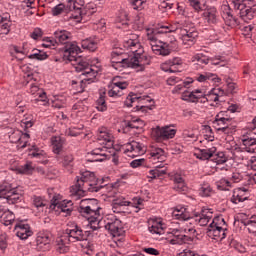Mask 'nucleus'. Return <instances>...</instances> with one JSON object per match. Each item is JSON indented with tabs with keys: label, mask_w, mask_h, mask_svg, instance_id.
<instances>
[{
	"label": "nucleus",
	"mask_w": 256,
	"mask_h": 256,
	"mask_svg": "<svg viewBox=\"0 0 256 256\" xmlns=\"http://www.w3.org/2000/svg\"><path fill=\"white\" fill-rule=\"evenodd\" d=\"M244 225L247 227L249 233H252L256 237V216H251L244 222Z\"/></svg>",
	"instance_id": "50"
},
{
	"label": "nucleus",
	"mask_w": 256,
	"mask_h": 256,
	"mask_svg": "<svg viewBox=\"0 0 256 256\" xmlns=\"http://www.w3.org/2000/svg\"><path fill=\"white\" fill-rule=\"evenodd\" d=\"M225 91L221 88H214L208 94H205L203 90L196 89L193 91L185 90L182 93L181 99L188 101V103H210L213 107L222 103ZM215 103V104H213Z\"/></svg>",
	"instance_id": "6"
},
{
	"label": "nucleus",
	"mask_w": 256,
	"mask_h": 256,
	"mask_svg": "<svg viewBox=\"0 0 256 256\" xmlns=\"http://www.w3.org/2000/svg\"><path fill=\"white\" fill-rule=\"evenodd\" d=\"M170 236L169 238V244L170 245H183L185 243H189L193 241V237L189 236L187 234H184L183 231L180 229H172L170 232H168Z\"/></svg>",
	"instance_id": "16"
},
{
	"label": "nucleus",
	"mask_w": 256,
	"mask_h": 256,
	"mask_svg": "<svg viewBox=\"0 0 256 256\" xmlns=\"http://www.w3.org/2000/svg\"><path fill=\"white\" fill-rule=\"evenodd\" d=\"M81 53V47L77 45V42H70L66 45V49L63 54V61L71 63L74 66L77 73H81L82 79L80 80L81 89H85L87 85H91L101 73V67L89 65V62L85 58L77 57Z\"/></svg>",
	"instance_id": "4"
},
{
	"label": "nucleus",
	"mask_w": 256,
	"mask_h": 256,
	"mask_svg": "<svg viewBox=\"0 0 256 256\" xmlns=\"http://www.w3.org/2000/svg\"><path fill=\"white\" fill-rule=\"evenodd\" d=\"M204 18L209 23V25H217L219 23V12L217 8L210 7L205 10Z\"/></svg>",
	"instance_id": "34"
},
{
	"label": "nucleus",
	"mask_w": 256,
	"mask_h": 256,
	"mask_svg": "<svg viewBox=\"0 0 256 256\" xmlns=\"http://www.w3.org/2000/svg\"><path fill=\"white\" fill-rule=\"evenodd\" d=\"M13 51L15 53L16 59H19V61H23L26 55H29V44L24 43L22 47L14 46Z\"/></svg>",
	"instance_id": "41"
},
{
	"label": "nucleus",
	"mask_w": 256,
	"mask_h": 256,
	"mask_svg": "<svg viewBox=\"0 0 256 256\" xmlns=\"http://www.w3.org/2000/svg\"><path fill=\"white\" fill-rule=\"evenodd\" d=\"M64 237L70 243H77L79 241H87L88 234L83 232V229L79 226H73L65 230Z\"/></svg>",
	"instance_id": "14"
},
{
	"label": "nucleus",
	"mask_w": 256,
	"mask_h": 256,
	"mask_svg": "<svg viewBox=\"0 0 256 256\" xmlns=\"http://www.w3.org/2000/svg\"><path fill=\"white\" fill-rule=\"evenodd\" d=\"M223 19L228 27H237L239 25L237 18L233 17L229 12L224 14Z\"/></svg>",
	"instance_id": "52"
},
{
	"label": "nucleus",
	"mask_w": 256,
	"mask_h": 256,
	"mask_svg": "<svg viewBox=\"0 0 256 256\" xmlns=\"http://www.w3.org/2000/svg\"><path fill=\"white\" fill-rule=\"evenodd\" d=\"M20 200L21 195L17 192L16 188H13L10 194L6 197V201L7 203H9V205H15V203H17Z\"/></svg>",
	"instance_id": "49"
},
{
	"label": "nucleus",
	"mask_w": 256,
	"mask_h": 256,
	"mask_svg": "<svg viewBox=\"0 0 256 256\" xmlns=\"http://www.w3.org/2000/svg\"><path fill=\"white\" fill-rule=\"evenodd\" d=\"M145 5H147V0H132V7L137 11H141V9H145Z\"/></svg>",
	"instance_id": "58"
},
{
	"label": "nucleus",
	"mask_w": 256,
	"mask_h": 256,
	"mask_svg": "<svg viewBox=\"0 0 256 256\" xmlns=\"http://www.w3.org/2000/svg\"><path fill=\"white\" fill-rule=\"evenodd\" d=\"M11 25L12 23L9 15H0V32L2 35H9Z\"/></svg>",
	"instance_id": "40"
},
{
	"label": "nucleus",
	"mask_w": 256,
	"mask_h": 256,
	"mask_svg": "<svg viewBox=\"0 0 256 256\" xmlns=\"http://www.w3.org/2000/svg\"><path fill=\"white\" fill-rule=\"evenodd\" d=\"M212 193L213 188H211V185H209L208 183L202 184L199 188V195L201 197H210Z\"/></svg>",
	"instance_id": "53"
},
{
	"label": "nucleus",
	"mask_w": 256,
	"mask_h": 256,
	"mask_svg": "<svg viewBox=\"0 0 256 256\" xmlns=\"http://www.w3.org/2000/svg\"><path fill=\"white\" fill-rule=\"evenodd\" d=\"M155 133L157 139L166 141L167 139H173L177 135V130L173 126H163L157 127Z\"/></svg>",
	"instance_id": "21"
},
{
	"label": "nucleus",
	"mask_w": 256,
	"mask_h": 256,
	"mask_svg": "<svg viewBox=\"0 0 256 256\" xmlns=\"http://www.w3.org/2000/svg\"><path fill=\"white\" fill-rule=\"evenodd\" d=\"M28 93H30V95H35V97H38L35 99V101H41L43 105H47V103H49L47 93H45L43 89L39 88L37 84H30Z\"/></svg>",
	"instance_id": "25"
},
{
	"label": "nucleus",
	"mask_w": 256,
	"mask_h": 256,
	"mask_svg": "<svg viewBox=\"0 0 256 256\" xmlns=\"http://www.w3.org/2000/svg\"><path fill=\"white\" fill-rule=\"evenodd\" d=\"M126 107H134L136 111H141V113H147L153 109L155 101L149 96H139L137 94H130L124 101Z\"/></svg>",
	"instance_id": "10"
},
{
	"label": "nucleus",
	"mask_w": 256,
	"mask_h": 256,
	"mask_svg": "<svg viewBox=\"0 0 256 256\" xmlns=\"http://www.w3.org/2000/svg\"><path fill=\"white\" fill-rule=\"evenodd\" d=\"M196 80H198L199 83H207V81H214V83H219L221 81V79H219L216 74L212 73L199 74L196 76Z\"/></svg>",
	"instance_id": "44"
},
{
	"label": "nucleus",
	"mask_w": 256,
	"mask_h": 256,
	"mask_svg": "<svg viewBox=\"0 0 256 256\" xmlns=\"http://www.w3.org/2000/svg\"><path fill=\"white\" fill-rule=\"evenodd\" d=\"M217 187L221 189V191H229V189L233 188V185L230 179L222 178L217 182Z\"/></svg>",
	"instance_id": "54"
},
{
	"label": "nucleus",
	"mask_w": 256,
	"mask_h": 256,
	"mask_svg": "<svg viewBox=\"0 0 256 256\" xmlns=\"http://www.w3.org/2000/svg\"><path fill=\"white\" fill-rule=\"evenodd\" d=\"M70 243L71 242L63 234L60 238L56 239V251L58 253H68Z\"/></svg>",
	"instance_id": "38"
},
{
	"label": "nucleus",
	"mask_w": 256,
	"mask_h": 256,
	"mask_svg": "<svg viewBox=\"0 0 256 256\" xmlns=\"http://www.w3.org/2000/svg\"><path fill=\"white\" fill-rule=\"evenodd\" d=\"M13 189L15 188L9 182H2L0 184V199H6Z\"/></svg>",
	"instance_id": "46"
},
{
	"label": "nucleus",
	"mask_w": 256,
	"mask_h": 256,
	"mask_svg": "<svg viewBox=\"0 0 256 256\" xmlns=\"http://www.w3.org/2000/svg\"><path fill=\"white\" fill-rule=\"evenodd\" d=\"M78 212L87 220V227H90L92 231H98V229L104 227L112 235H119V230L123 227L121 220L117 218L103 219V208L99 206L95 199L81 200Z\"/></svg>",
	"instance_id": "3"
},
{
	"label": "nucleus",
	"mask_w": 256,
	"mask_h": 256,
	"mask_svg": "<svg viewBox=\"0 0 256 256\" xmlns=\"http://www.w3.org/2000/svg\"><path fill=\"white\" fill-rule=\"evenodd\" d=\"M143 253H146V255H151V256H159L161 255V251L153 248V247H144L142 248Z\"/></svg>",
	"instance_id": "60"
},
{
	"label": "nucleus",
	"mask_w": 256,
	"mask_h": 256,
	"mask_svg": "<svg viewBox=\"0 0 256 256\" xmlns=\"http://www.w3.org/2000/svg\"><path fill=\"white\" fill-rule=\"evenodd\" d=\"M212 65H221V67L225 66V58L221 56H216L215 58H210Z\"/></svg>",
	"instance_id": "62"
},
{
	"label": "nucleus",
	"mask_w": 256,
	"mask_h": 256,
	"mask_svg": "<svg viewBox=\"0 0 256 256\" xmlns=\"http://www.w3.org/2000/svg\"><path fill=\"white\" fill-rule=\"evenodd\" d=\"M127 21H129L127 12H121L120 16L117 17V23H121L122 25H127Z\"/></svg>",
	"instance_id": "63"
},
{
	"label": "nucleus",
	"mask_w": 256,
	"mask_h": 256,
	"mask_svg": "<svg viewBox=\"0 0 256 256\" xmlns=\"http://www.w3.org/2000/svg\"><path fill=\"white\" fill-rule=\"evenodd\" d=\"M97 111H100L101 113L107 111V104L105 103V98L100 97L96 104Z\"/></svg>",
	"instance_id": "59"
},
{
	"label": "nucleus",
	"mask_w": 256,
	"mask_h": 256,
	"mask_svg": "<svg viewBox=\"0 0 256 256\" xmlns=\"http://www.w3.org/2000/svg\"><path fill=\"white\" fill-rule=\"evenodd\" d=\"M242 149L246 153H256V137L249 132L242 139Z\"/></svg>",
	"instance_id": "26"
},
{
	"label": "nucleus",
	"mask_w": 256,
	"mask_h": 256,
	"mask_svg": "<svg viewBox=\"0 0 256 256\" xmlns=\"http://www.w3.org/2000/svg\"><path fill=\"white\" fill-rule=\"evenodd\" d=\"M15 233L19 237V239H29L31 235H33V231H31V226L26 222H18L15 224Z\"/></svg>",
	"instance_id": "22"
},
{
	"label": "nucleus",
	"mask_w": 256,
	"mask_h": 256,
	"mask_svg": "<svg viewBox=\"0 0 256 256\" xmlns=\"http://www.w3.org/2000/svg\"><path fill=\"white\" fill-rule=\"evenodd\" d=\"M17 171L21 175H33L35 172V164L31 161H28L24 165L19 166Z\"/></svg>",
	"instance_id": "43"
},
{
	"label": "nucleus",
	"mask_w": 256,
	"mask_h": 256,
	"mask_svg": "<svg viewBox=\"0 0 256 256\" xmlns=\"http://www.w3.org/2000/svg\"><path fill=\"white\" fill-rule=\"evenodd\" d=\"M99 45V38H86L81 41L82 49L86 51H97V47Z\"/></svg>",
	"instance_id": "39"
},
{
	"label": "nucleus",
	"mask_w": 256,
	"mask_h": 256,
	"mask_svg": "<svg viewBox=\"0 0 256 256\" xmlns=\"http://www.w3.org/2000/svg\"><path fill=\"white\" fill-rule=\"evenodd\" d=\"M129 207L134 209V213H139L145 207V200L136 197L129 201L127 198L120 196L112 202L113 213H129Z\"/></svg>",
	"instance_id": "9"
},
{
	"label": "nucleus",
	"mask_w": 256,
	"mask_h": 256,
	"mask_svg": "<svg viewBox=\"0 0 256 256\" xmlns=\"http://www.w3.org/2000/svg\"><path fill=\"white\" fill-rule=\"evenodd\" d=\"M167 175V166L160 164L155 168L148 171V177L150 179H161V177H165Z\"/></svg>",
	"instance_id": "35"
},
{
	"label": "nucleus",
	"mask_w": 256,
	"mask_h": 256,
	"mask_svg": "<svg viewBox=\"0 0 256 256\" xmlns=\"http://www.w3.org/2000/svg\"><path fill=\"white\" fill-rule=\"evenodd\" d=\"M48 57L49 55L46 52L37 49H33L32 53L28 55L29 59H37L38 61H45Z\"/></svg>",
	"instance_id": "48"
},
{
	"label": "nucleus",
	"mask_w": 256,
	"mask_h": 256,
	"mask_svg": "<svg viewBox=\"0 0 256 256\" xmlns=\"http://www.w3.org/2000/svg\"><path fill=\"white\" fill-rule=\"evenodd\" d=\"M195 223L199 224L201 227L209 224V221L213 219V210L209 208H203L199 215L193 217Z\"/></svg>",
	"instance_id": "23"
},
{
	"label": "nucleus",
	"mask_w": 256,
	"mask_h": 256,
	"mask_svg": "<svg viewBox=\"0 0 256 256\" xmlns=\"http://www.w3.org/2000/svg\"><path fill=\"white\" fill-rule=\"evenodd\" d=\"M71 39V32L67 30H58L54 32V38L46 37L42 40L41 46L45 49H57L59 43L65 45L64 50L67 45H70L69 40Z\"/></svg>",
	"instance_id": "11"
},
{
	"label": "nucleus",
	"mask_w": 256,
	"mask_h": 256,
	"mask_svg": "<svg viewBox=\"0 0 256 256\" xmlns=\"http://www.w3.org/2000/svg\"><path fill=\"white\" fill-rule=\"evenodd\" d=\"M161 70L164 71L165 73H174L173 68L171 66V61L168 60L164 63L161 64L160 66Z\"/></svg>",
	"instance_id": "61"
},
{
	"label": "nucleus",
	"mask_w": 256,
	"mask_h": 256,
	"mask_svg": "<svg viewBox=\"0 0 256 256\" xmlns=\"http://www.w3.org/2000/svg\"><path fill=\"white\" fill-rule=\"evenodd\" d=\"M235 9H238L240 11V17L244 21H251L256 15L255 8L247 6L245 4V0H234Z\"/></svg>",
	"instance_id": "17"
},
{
	"label": "nucleus",
	"mask_w": 256,
	"mask_h": 256,
	"mask_svg": "<svg viewBox=\"0 0 256 256\" xmlns=\"http://www.w3.org/2000/svg\"><path fill=\"white\" fill-rule=\"evenodd\" d=\"M51 143H52V151L56 155H59L63 151V144L65 141L61 136H54L51 138Z\"/></svg>",
	"instance_id": "42"
},
{
	"label": "nucleus",
	"mask_w": 256,
	"mask_h": 256,
	"mask_svg": "<svg viewBox=\"0 0 256 256\" xmlns=\"http://www.w3.org/2000/svg\"><path fill=\"white\" fill-rule=\"evenodd\" d=\"M73 159V155L71 154L64 155L63 157H57V161L61 163V165L65 167V169L68 170L71 169V167H73Z\"/></svg>",
	"instance_id": "45"
},
{
	"label": "nucleus",
	"mask_w": 256,
	"mask_h": 256,
	"mask_svg": "<svg viewBox=\"0 0 256 256\" xmlns=\"http://www.w3.org/2000/svg\"><path fill=\"white\" fill-rule=\"evenodd\" d=\"M148 229L153 235H163L165 229H167V225L163 223V219L161 218H151L148 221Z\"/></svg>",
	"instance_id": "20"
},
{
	"label": "nucleus",
	"mask_w": 256,
	"mask_h": 256,
	"mask_svg": "<svg viewBox=\"0 0 256 256\" xmlns=\"http://www.w3.org/2000/svg\"><path fill=\"white\" fill-rule=\"evenodd\" d=\"M247 199H249V190L246 188H236L233 191L231 201L235 203V205L243 203V201H247Z\"/></svg>",
	"instance_id": "30"
},
{
	"label": "nucleus",
	"mask_w": 256,
	"mask_h": 256,
	"mask_svg": "<svg viewBox=\"0 0 256 256\" xmlns=\"http://www.w3.org/2000/svg\"><path fill=\"white\" fill-rule=\"evenodd\" d=\"M188 5L190 7H193L194 10L196 11H201V2L199 0H188Z\"/></svg>",
	"instance_id": "64"
},
{
	"label": "nucleus",
	"mask_w": 256,
	"mask_h": 256,
	"mask_svg": "<svg viewBox=\"0 0 256 256\" xmlns=\"http://www.w3.org/2000/svg\"><path fill=\"white\" fill-rule=\"evenodd\" d=\"M28 155L32 159H37L38 163H45L47 161V153H45L43 150H41L36 145H32L29 148Z\"/></svg>",
	"instance_id": "32"
},
{
	"label": "nucleus",
	"mask_w": 256,
	"mask_h": 256,
	"mask_svg": "<svg viewBox=\"0 0 256 256\" xmlns=\"http://www.w3.org/2000/svg\"><path fill=\"white\" fill-rule=\"evenodd\" d=\"M173 217L175 219H179L180 221H187V219H191L193 215L187 206H177L172 212Z\"/></svg>",
	"instance_id": "29"
},
{
	"label": "nucleus",
	"mask_w": 256,
	"mask_h": 256,
	"mask_svg": "<svg viewBox=\"0 0 256 256\" xmlns=\"http://www.w3.org/2000/svg\"><path fill=\"white\" fill-rule=\"evenodd\" d=\"M10 141L11 143H18L20 149H25L29 143V134L15 131L10 135Z\"/></svg>",
	"instance_id": "24"
},
{
	"label": "nucleus",
	"mask_w": 256,
	"mask_h": 256,
	"mask_svg": "<svg viewBox=\"0 0 256 256\" xmlns=\"http://www.w3.org/2000/svg\"><path fill=\"white\" fill-rule=\"evenodd\" d=\"M183 224L180 227V230L183 231L184 234L188 235V237H195V233H197V230H195V218L190 217L189 219L183 220Z\"/></svg>",
	"instance_id": "28"
},
{
	"label": "nucleus",
	"mask_w": 256,
	"mask_h": 256,
	"mask_svg": "<svg viewBox=\"0 0 256 256\" xmlns=\"http://www.w3.org/2000/svg\"><path fill=\"white\" fill-rule=\"evenodd\" d=\"M124 49H130L133 53V57L123 58V49L116 48L112 51V67L117 71L122 69H135L137 71H145V66L149 65V57L145 55L141 43H139V35L137 34H127L123 39Z\"/></svg>",
	"instance_id": "2"
},
{
	"label": "nucleus",
	"mask_w": 256,
	"mask_h": 256,
	"mask_svg": "<svg viewBox=\"0 0 256 256\" xmlns=\"http://www.w3.org/2000/svg\"><path fill=\"white\" fill-rule=\"evenodd\" d=\"M215 153H217L216 147L200 149V151L195 153L197 159H201V161H207V159H213L215 157Z\"/></svg>",
	"instance_id": "36"
},
{
	"label": "nucleus",
	"mask_w": 256,
	"mask_h": 256,
	"mask_svg": "<svg viewBox=\"0 0 256 256\" xmlns=\"http://www.w3.org/2000/svg\"><path fill=\"white\" fill-rule=\"evenodd\" d=\"M129 87V82L124 80H119V77H116L112 81V85L108 90V96L117 99V97H122L123 91Z\"/></svg>",
	"instance_id": "15"
},
{
	"label": "nucleus",
	"mask_w": 256,
	"mask_h": 256,
	"mask_svg": "<svg viewBox=\"0 0 256 256\" xmlns=\"http://www.w3.org/2000/svg\"><path fill=\"white\" fill-rule=\"evenodd\" d=\"M192 61H197L200 65H208L210 58L205 56V54H196L192 57Z\"/></svg>",
	"instance_id": "57"
},
{
	"label": "nucleus",
	"mask_w": 256,
	"mask_h": 256,
	"mask_svg": "<svg viewBox=\"0 0 256 256\" xmlns=\"http://www.w3.org/2000/svg\"><path fill=\"white\" fill-rule=\"evenodd\" d=\"M32 203L33 206L37 208V211H43V209L47 205V201H45L41 196H34L32 198Z\"/></svg>",
	"instance_id": "51"
},
{
	"label": "nucleus",
	"mask_w": 256,
	"mask_h": 256,
	"mask_svg": "<svg viewBox=\"0 0 256 256\" xmlns=\"http://www.w3.org/2000/svg\"><path fill=\"white\" fill-rule=\"evenodd\" d=\"M212 161H214L216 165H225V163H227V157H225L224 152H215L214 157H212Z\"/></svg>",
	"instance_id": "55"
},
{
	"label": "nucleus",
	"mask_w": 256,
	"mask_h": 256,
	"mask_svg": "<svg viewBox=\"0 0 256 256\" xmlns=\"http://www.w3.org/2000/svg\"><path fill=\"white\" fill-rule=\"evenodd\" d=\"M232 121L233 119L227 116V112H220L215 116L213 125L216 129H219V127H228L231 125Z\"/></svg>",
	"instance_id": "31"
},
{
	"label": "nucleus",
	"mask_w": 256,
	"mask_h": 256,
	"mask_svg": "<svg viewBox=\"0 0 256 256\" xmlns=\"http://www.w3.org/2000/svg\"><path fill=\"white\" fill-rule=\"evenodd\" d=\"M97 141L99 145H104L106 152L96 156L92 161H105V159H111V155H115V149H117V146L114 145L115 141L113 140L111 131L105 127L100 128L97 134Z\"/></svg>",
	"instance_id": "8"
},
{
	"label": "nucleus",
	"mask_w": 256,
	"mask_h": 256,
	"mask_svg": "<svg viewBox=\"0 0 256 256\" xmlns=\"http://www.w3.org/2000/svg\"><path fill=\"white\" fill-rule=\"evenodd\" d=\"M147 159L150 163H163L165 161V151L161 148H152L147 154Z\"/></svg>",
	"instance_id": "27"
},
{
	"label": "nucleus",
	"mask_w": 256,
	"mask_h": 256,
	"mask_svg": "<svg viewBox=\"0 0 256 256\" xmlns=\"http://www.w3.org/2000/svg\"><path fill=\"white\" fill-rule=\"evenodd\" d=\"M54 209H57V211H59L63 215V217H68V215H71V213H73V202L68 201L67 203H56Z\"/></svg>",
	"instance_id": "37"
},
{
	"label": "nucleus",
	"mask_w": 256,
	"mask_h": 256,
	"mask_svg": "<svg viewBox=\"0 0 256 256\" xmlns=\"http://www.w3.org/2000/svg\"><path fill=\"white\" fill-rule=\"evenodd\" d=\"M144 126L145 121L141 119H135L126 123V127H129V129H143Z\"/></svg>",
	"instance_id": "56"
},
{
	"label": "nucleus",
	"mask_w": 256,
	"mask_h": 256,
	"mask_svg": "<svg viewBox=\"0 0 256 256\" xmlns=\"http://www.w3.org/2000/svg\"><path fill=\"white\" fill-rule=\"evenodd\" d=\"M171 33H179L180 39L186 47L195 45L199 35L195 29H189L183 22H174L157 29H148L146 30V35L154 55L167 57L177 49V39Z\"/></svg>",
	"instance_id": "1"
},
{
	"label": "nucleus",
	"mask_w": 256,
	"mask_h": 256,
	"mask_svg": "<svg viewBox=\"0 0 256 256\" xmlns=\"http://www.w3.org/2000/svg\"><path fill=\"white\" fill-rule=\"evenodd\" d=\"M207 235L216 241H223L227 237V228L221 227L219 218H215L208 227Z\"/></svg>",
	"instance_id": "13"
},
{
	"label": "nucleus",
	"mask_w": 256,
	"mask_h": 256,
	"mask_svg": "<svg viewBox=\"0 0 256 256\" xmlns=\"http://www.w3.org/2000/svg\"><path fill=\"white\" fill-rule=\"evenodd\" d=\"M60 4L52 8V15L54 17H59L63 13H67V9L72 11L71 16L75 21H81L83 17V7L85 5V0H58ZM65 3H68L67 7Z\"/></svg>",
	"instance_id": "7"
},
{
	"label": "nucleus",
	"mask_w": 256,
	"mask_h": 256,
	"mask_svg": "<svg viewBox=\"0 0 256 256\" xmlns=\"http://www.w3.org/2000/svg\"><path fill=\"white\" fill-rule=\"evenodd\" d=\"M171 179L174 183V189L175 191H178V193H187L189 191V187L187 186V176L185 175L184 171H179L174 173L171 176Z\"/></svg>",
	"instance_id": "18"
},
{
	"label": "nucleus",
	"mask_w": 256,
	"mask_h": 256,
	"mask_svg": "<svg viewBox=\"0 0 256 256\" xmlns=\"http://www.w3.org/2000/svg\"><path fill=\"white\" fill-rule=\"evenodd\" d=\"M116 149L122 150L128 157H139L147 153V146L137 141H132L124 145H116Z\"/></svg>",
	"instance_id": "12"
},
{
	"label": "nucleus",
	"mask_w": 256,
	"mask_h": 256,
	"mask_svg": "<svg viewBox=\"0 0 256 256\" xmlns=\"http://www.w3.org/2000/svg\"><path fill=\"white\" fill-rule=\"evenodd\" d=\"M53 235L49 231H41L36 238L38 251H49L51 249V239Z\"/></svg>",
	"instance_id": "19"
},
{
	"label": "nucleus",
	"mask_w": 256,
	"mask_h": 256,
	"mask_svg": "<svg viewBox=\"0 0 256 256\" xmlns=\"http://www.w3.org/2000/svg\"><path fill=\"white\" fill-rule=\"evenodd\" d=\"M170 65L172 66V71H174V73H181V71H183V59L180 57L171 59Z\"/></svg>",
	"instance_id": "47"
},
{
	"label": "nucleus",
	"mask_w": 256,
	"mask_h": 256,
	"mask_svg": "<svg viewBox=\"0 0 256 256\" xmlns=\"http://www.w3.org/2000/svg\"><path fill=\"white\" fill-rule=\"evenodd\" d=\"M0 221L3 225H13L15 223V214L8 208L0 207Z\"/></svg>",
	"instance_id": "33"
},
{
	"label": "nucleus",
	"mask_w": 256,
	"mask_h": 256,
	"mask_svg": "<svg viewBox=\"0 0 256 256\" xmlns=\"http://www.w3.org/2000/svg\"><path fill=\"white\" fill-rule=\"evenodd\" d=\"M75 185L70 188V197L72 199H81L87 193H105L106 189H111V185L101 186L99 180L95 177V173L91 171L81 172L75 178Z\"/></svg>",
	"instance_id": "5"
}]
</instances>
